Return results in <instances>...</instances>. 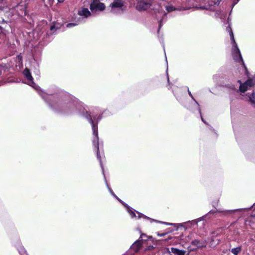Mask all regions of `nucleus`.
<instances>
[{
    "mask_svg": "<svg viewBox=\"0 0 255 255\" xmlns=\"http://www.w3.org/2000/svg\"><path fill=\"white\" fill-rule=\"evenodd\" d=\"M23 74L28 81V84L34 88L42 98L47 103L50 108L54 112L71 115L78 113L82 116L85 114V109L83 103L74 98L71 100L62 101L56 98L54 95H48L41 90L33 81V78L29 70L26 68Z\"/></svg>",
    "mask_w": 255,
    "mask_h": 255,
    "instance_id": "obj_1",
    "label": "nucleus"
},
{
    "mask_svg": "<svg viewBox=\"0 0 255 255\" xmlns=\"http://www.w3.org/2000/svg\"><path fill=\"white\" fill-rule=\"evenodd\" d=\"M95 111H96L95 113L94 111H92L90 112V114H89L87 111H86L85 114H83V116L92 125L93 133V135H94L93 139V145L95 146L96 148L97 158L99 160L101 167L102 169L103 174L105 178V180H106V179H105L103 165L102 163L101 157L99 151L98 141L99 137L98 132V123L101 120L102 116L101 115H99V116L97 115L98 114H99L98 109L95 108Z\"/></svg>",
    "mask_w": 255,
    "mask_h": 255,
    "instance_id": "obj_2",
    "label": "nucleus"
},
{
    "mask_svg": "<svg viewBox=\"0 0 255 255\" xmlns=\"http://www.w3.org/2000/svg\"><path fill=\"white\" fill-rule=\"evenodd\" d=\"M90 5V12L87 8H82L78 11L79 15L88 17L92 14H95L97 12L102 11L105 9V4L101 2L100 0H86Z\"/></svg>",
    "mask_w": 255,
    "mask_h": 255,
    "instance_id": "obj_3",
    "label": "nucleus"
},
{
    "mask_svg": "<svg viewBox=\"0 0 255 255\" xmlns=\"http://www.w3.org/2000/svg\"><path fill=\"white\" fill-rule=\"evenodd\" d=\"M240 83V88L238 90L234 86L231 88L232 92L230 93V98L232 100L235 98H238L240 96L239 92L245 93L255 84V80L254 79H250L244 83H242L240 80L238 81Z\"/></svg>",
    "mask_w": 255,
    "mask_h": 255,
    "instance_id": "obj_4",
    "label": "nucleus"
},
{
    "mask_svg": "<svg viewBox=\"0 0 255 255\" xmlns=\"http://www.w3.org/2000/svg\"><path fill=\"white\" fill-rule=\"evenodd\" d=\"M111 11L114 13H121L125 10L124 3L122 0H115L110 4Z\"/></svg>",
    "mask_w": 255,
    "mask_h": 255,
    "instance_id": "obj_5",
    "label": "nucleus"
},
{
    "mask_svg": "<svg viewBox=\"0 0 255 255\" xmlns=\"http://www.w3.org/2000/svg\"><path fill=\"white\" fill-rule=\"evenodd\" d=\"M135 8L138 11L147 10L151 5L150 0H136Z\"/></svg>",
    "mask_w": 255,
    "mask_h": 255,
    "instance_id": "obj_6",
    "label": "nucleus"
},
{
    "mask_svg": "<svg viewBox=\"0 0 255 255\" xmlns=\"http://www.w3.org/2000/svg\"><path fill=\"white\" fill-rule=\"evenodd\" d=\"M232 44V54H238V58H237L236 56H235V60L236 62H241L243 65L245 66V64L243 62V60L240 51V49L238 48V46L237 45V44L236 43V41L235 42H231Z\"/></svg>",
    "mask_w": 255,
    "mask_h": 255,
    "instance_id": "obj_7",
    "label": "nucleus"
},
{
    "mask_svg": "<svg viewBox=\"0 0 255 255\" xmlns=\"http://www.w3.org/2000/svg\"><path fill=\"white\" fill-rule=\"evenodd\" d=\"M204 219V217H202L196 220L185 222L182 224V226L186 228H190L195 225H197L199 221L203 220Z\"/></svg>",
    "mask_w": 255,
    "mask_h": 255,
    "instance_id": "obj_8",
    "label": "nucleus"
},
{
    "mask_svg": "<svg viewBox=\"0 0 255 255\" xmlns=\"http://www.w3.org/2000/svg\"><path fill=\"white\" fill-rule=\"evenodd\" d=\"M120 203H121L127 209V211L129 214L131 218L136 217L135 214V210L132 208H130L128 204L124 202L122 200L119 198L118 197L116 198Z\"/></svg>",
    "mask_w": 255,
    "mask_h": 255,
    "instance_id": "obj_9",
    "label": "nucleus"
},
{
    "mask_svg": "<svg viewBox=\"0 0 255 255\" xmlns=\"http://www.w3.org/2000/svg\"><path fill=\"white\" fill-rule=\"evenodd\" d=\"M120 203H121L127 209V211L129 214L131 218L136 217L135 214V210L132 208H130L128 204L124 202L122 200L119 198L118 197L116 198Z\"/></svg>",
    "mask_w": 255,
    "mask_h": 255,
    "instance_id": "obj_10",
    "label": "nucleus"
},
{
    "mask_svg": "<svg viewBox=\"0 0 255 255\" xmlns=\"http://www.w3.org/2000/svg\"><path fill=\"white\" fill-rule=\"evenodd\" d=\"M156 12H157L158 14H160L163 15V17L159 21V28L162 26V21L163 20L164 17L166 15V13L164 11L163 8H162L160 5H158V8H153ZM159 29H158L159 30Z\"/></svg>",
    "mask_w": 255,
    "mask_h": 255,
    "instance_id": "obj_11",
    "label": "nucleus"
},
{
    "mask_svg": "<svg viewBox=\"0 0 255 255\" xmlns=\"http://www.w3.org/2000/svg\"><path fill=\"white\" fill-rule=\"evenodd\" d=\"M220 0H216L214 1H211L209 2V5L204 7V8L206 9H209L210 10H214L215 7L218 6L220 3Z\"/></svg>",
    "mask_w": 255,
    "mask_h": 255,
    "instance_id": "obj_12",
    "label": "nucleus"
},
{
    "mask_svg": "<svg viewBox=\"0 0 255 255\" xmlns=\"http://www.w3.org/2000/svg\"><path fill=\"white\" fill-rule=\"evenodd\" d=\"M140 239L136 241L131 246V249L134 252H138L141 248L142 245L143 244Z\"/></svg>",
    "mask_w": 255,
    "mask_h": 255,
    "instance_id": "obj_13",
    "label": "nucleus"
},
{
    "mask_svg": "<svg viewBox=\"0 0 255 255\" xmlns=\"http://www.w3.org/2000/svg\"><path fill=\"white\" fill-rule=\"evenodd\" d=\"M192 245L198 248H202L206 246V241L203 240L201 241L198 240H193L192 242Z\"/></svg>",
    "mask_w": 255,
    "mask_h": 255,
    "instance_id": "obj_14",
    "label": "nucleus"
},
{
    "mask_svg": "<svg viewBox=\"0 0 255 255\" xmlns=\"http://www.w3.org/2000/svg\"><path fill=\"white\" fill-rule=\"evenodd\" d=\"M166 251L169 254L171 252L175 255H184L185 253V251L183 250H180L178 249L171 248V251H170L168 248H167Z\"/></svg>",
    "mask_w": 255,
    "mask_h": 255,
    "instance_id": "obj_15",
    "label": "nucleus"
},
{
    "mask_svg": "<svg viewBox=\"0 0 255 255\" xmlns=\"http://www.w3.org/2000/svg\"><path fill=\"white\" fill-rule=\"evenodd\" d=\"M248 97L251 105L255 108V91L252 94L248 95Z\"/></svg>",
    "mask_w": 255,
    "mask_h": 255,
    "instance_id": "obj_16",
    "label": "nucleus"
},
{
    "mask_svg": "<svg viewBox=\"0 0 255 255\" xmlns=\"http://www.w3.org/2000/svg\"><path fill=\"white\" fill-rule=\"evenodd\" d=\"M226 30L229 33V35L230 36L231 42H235V38L234 36V34L233 31L231 29V26L229 25L226 28Z\"/></svg>",
    "mask_w": 255,
    "mask_h": 255,
    "instance_id": "obj_17",
    "label": "nucleus"
},
{
    "mask_svg": "<svg viewBox=\"0 0 255 255\" xmlns=\"http://www.w3.org/2000/svg\"><path fill=\"white\" fill-rule=\"evenodd\" d=\"M241 247H239L236 248H233L231 250V252L233 253L234 255H238V254L241 252Z\"/></svg>",
    "mask_w": 255,
    "mask_h": 255,
    "instance_id": "obj_18",
    "label": "nucleus"
},
{
    "mask_svg": "<svg viewBox=\"0 0 255 255\" xmlns=\"http://www.w3.org/2000/svg\"><path fill=\"white\" fill-rule=\"evenodd\" d=\"M137 213L138 214V218H143L144 219H148V220H149L151 221V222H153V221H155V220H153V219H152L147 216H146L145 215L140 213H139V212H137Z\"/></svg>",
    "mask_w": 255,
    "mask_h": 255,
    "instance_id": "obj_19",
    "label": "nucleus"
},
{
    "mask_svg": "<svg viewBox=\"0 0 255 255\" xmlns=\"http://www.w3.org/2000/svg\"><path fill=\"white\" fill-rule=\"evenodd\" d=\"M250 208H244V209H235V210H227L225 211L226 213H233L238 211H242V210H246L247 211L248 210H250Z\"/></svg>",
    "mask_w": 255,
    "mask_h": 255,
    "instance_id": "obj_20",
    "label": "nucleus"
},
{
    "mask_svg": "<svg viewBox=\"0 0 255 255\" xmlns=\"http://www.w3.org/2000/svg\"><path fill=\"white\" fill-rule=\"evenodd\" d=\"M18 251L19 254H20V255H28L26 251L25 250V249H24V248L23 247H20L18 249Z\"/></svg>",
    "mask_w": 255,
    "mask_h": 255,
    "instance_id": "obj_21",
    "label": "nucleus"
},
{
    "mask_svg": "<svg viewBox=\"0 0 255 255\" xmlns=\"http://www.w3.org/2000/svg\"><path fill=\"white\" fill-rule=\"evenodd\" d=\"M147 239H148L147 236L144 234H141V235L139 238V239H140V240H141V242H142L143 243H144V242L147 241Z\"/></svg>",
    "mask_w": 255,
    "mask_h": 255,
    "instance_id": "obj_22",
    "label": "nucleus"
},
{
    "mask_svg": "<svg viewBox=\"0 0 255 255\" xmlns=\"http://www.w3.org/2000/svg\"><path fill=\"white\" fill-rule=\"evenodd\" d=\"M165 8L168 12L175 10V8L172 5H166L165 6Z\"/></svg>",
    "mask_w": 255,
    "mask_h": 255,
    "instance_id": "obj_23",
    "label": "nucleus"
},
{
    "mask_svg": "<svg viewBox=\"0 0 255 255\" xmlns=\"http://www.w3.org/2000/svg\"><path fill=\"white\" fill-rule=\"evenodd\" d=\"M188 94L189 95V96L191 97V98L195 102L196 104L198 105V106L199 107V113L201 114V110H200V109L199 108V105L198 104V103L196 101V100L193 98L190 90L189 89H188Z\"/></svg>",
    "mask_w": 255,
    "mask_h": 255,
    "instance_id": "obj_24",
    "label": "nucleus"
},
{
    "mask_svg": "<svg viewBox=\"0 0 255 255\" xmlns=\"http://www.w3.org/2000/svg\"><path fill=\"white\" fill-rule=\"evenodd\" d=\"M106 185H107V188L109 191V192H110V193L111 194V195L114 197L115 198H117V196L116 195V194L114 193V192L113 191L112 189H111V188L109 186V184H108L107 182L106 181Z\"/></svg>",
    "mask_w": 255,
    "mask_h": 255,
    "instance_id": "obj_25",
    "label": "nucleus"
},
{
    "mask_svg": "<svg viewBox=\"0 0 255 255\" xmlns=\"http://www.w3.org/2000/svg\"><path fill=\"white\" fill-rule=\"evenodd\" d=\"M78 24L77 23H69L67 24V27L71 28L73 26H76Z\"/></svg>",
    "mask_w": 255,
    "mask_h": 255,
    "instance_id": "obj_26",
    "label": "nucleus"
},
{
    "mask_svg": "<svg viewBox=\"0 0 255 255\" xmlns=\"http://www.w3.org/2000/svg\"><path fill=\"white\" fill-rule=\"evenodd\" d=\"M222 212V211H221V210H214V211H210L209 212V214H214L216 212Z\"/></svg>",
    "mask_w": 255,
    "mask_h": 255,
    "instance_id": "obj_27",
    "label": "nucleus"
},
{
    "mask_svg": "<svg viewBox=\"0 0 255 255\" xmlns=\"http://www.w3.org/2000/svg\"><path fill=\"white\" fill-rule=\"evenodd\" d=\"M240 0H233L232 7L234 6Z\"/></svg>",
    "mask_w": 255,
    "mask_h": 255,
    "instance_id": "obj_28",
    "label": "nucleus"
},
{
    "mask_svg": "<svg viewBox=\"0 0 255 255\" xmlns=\"http://www.w3.org/2000/svg\"><path fill=\"white\" fill-rule=\"evenodd\" d=\"M17 57H18V60H19V61H21V60H22V57H21V56H20V55H18Z\"/></svg>",
    "mask_w": 255,
    "mask_h": 255,
    "instance_id": "obj_29",
    "label": "nucleus"
},
{
    "mask_svg": "<svg viewBox=\"0 0 255 255\" xmlns=\"http://www.w3.org/2000/svg\"><path fill=\"white\" fill-rule=\"evenodd\" d=\"M213 78L214 79H216L218 78V76L217 75H214Z\"/></svg>",
    "mask_w": 255,
    "mask_h": 255,
    "instance_id": "obj_30",
    "label": "nucleus"
},
{
    "mask_svg": "<svg viewBox=\"0 0 255 255\" xmlns=\"http://www.w3.org/2000/svg\"><path fill=\"white\" fill-rule=\"evenodd\" d=\"M58 0V2H59V3H62L63 2H64V1L65 0Z\"/></svg>",
    "mask_w": 255,
    "mask_h": 255,
    "instance_id": "obj_31",
    "label": "nucleus"
},
{
    "mask_svg": "<svg viewBox=\"0 0 255 255\" xmlns=\"http://www.w3.org/2000/svg\"><path fill=\"white\" fill-rule=\"evenodd\" d=\"M233 56L234 59L235 60V56H236L237 58H238V54H236L235 55L233 54Z\"/></svg>",
    "mask_w": 255,
    "mask_h": 255,
    "instance_id": "obj_32",
    "label": "nucleus"
},
{
    "mask_svg": "<svg viewBox=\"0 0 255 255\" xmlns=\"http://www.w3.org/2000/svg\"><path fill=\"white\" fill-rule=\"evenodd\" d=\"M201 119H202V121L205 123V124H206V122L204 121V120L203 119V118L201 117Z\"/></svg>",
    "mask_w": 255,
    "mask_h": 255,
    "instance_id": "obj_33",
    "label": "nucleus"
},
{
    "mask_svg": "<svg viewBox=\"0 0 255 255\" xmlns=\"http://www.w3.org/2000/svg\"><path fill=\"white\" fill-rule=\"evenodd\" d=\"M153 248V246H149L148 248V250H150L151 249Z\"/></svg>",
    "mask_w": 255,
    "mask_h": 255,
    "instance_id": "obj_34",
    "label": "nucleus"
},
{
    "mask_svg": "<svg viewBox=\"0 0 255 255\" xmlns=\"http://www.w3.org/2000/svg\"><path fill=\"white\" fill-rule=\"evenodd\" d=\"M163 224H166V225H170V224L169 223H164V222H162Z\"/></svg>",
    "mask_w": 255,
    "mask_h": 255,
    "instance_id": "obj_35",
    "label": "nucleus"
},
{
    "mask_svg": "<svg viewBox=\"0 0 255 255\" xmlns=\"http://www.w3.org/2000/svg\"><path fill=\"white\" fill-rule=\"evenodd\" d=\"M167 81H168V84H169V79L168 77L167 78Z\"/></svg>",
    "mask_w": 255,
    "mask_h": 255,
    "instance_id": "obj_36",
    "label": "nucleus"
},
{
    "mask_svg": "<svg viewBox=\"0 0 255 255\" xmlns=\"http://www.w3.org/2000/svg\"><path fill=\"white\" fill-rule=\"evenodd\" d=\"M3 1V0H0V4Z\"/></svg>",
    "mask_w": 255,
    "mask_h": 255,
    "instance_id": "obj_37",
    "label": "nucleus"
},
{
    "mask_svg": "<svg viewBox=\"0 0 255 255\" xmlns=\"http://www.w3.org/2000/svg\"><path fill=\"white\" fill-rule=\"evenodd\" d=\"M53 28H54V26H51L50 29L52 30H53Z\"/></svg>",
    "mask_w": 255,
    "mask_h": 255,
    "instance_id": "obj_38",
    "label": "nucleus"
},
{
    "mask_svg": "<svg viewBox=\"0 0 255 255\" xmlns=\"http://www.w3.org/2000/svg\"><path fill=\"white\" fill-rule=\"evenodd\" d=\"M78 20L79 21V23H80V21H81V20H83V19H82L81 20H80V19H79Z\"/></svg>",
    "mask_w": 255,
    "mask_h": 255,
    "instance_id": "obj_39",
    "label": "nucleus"
},
{
    "mask_svg": "<svg viewBox=\"0 0 255 255\" xmlns=\"http://www.w3.org/2000/svg\"><path fill=\"white\" fill-rule=\"evenodd\" d=\"M254 206H255V203L254 204Z\"/></svg>",
    "mask_w": 255,
    "mask_h": 255,
    "instance_id": "obj_40",
    "label": "nucleus"
}]
</instances>
